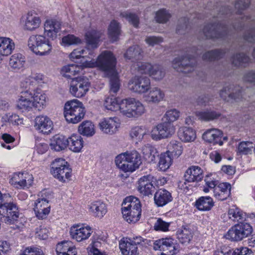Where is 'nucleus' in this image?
Listing matches in <instances>:
<instances>
[{
  "instance_id": "nucleus-18",
  "label": "nucleus",
  "mask_w": 255,
  "mask_h": 255,
  "mask_svg": "<svg viewBox=\"0 0 255 255\" xmlns=\"http://www.w3.org/2000/svg\"><path fill=\"white\" fill-rule=\"evenodd\" d=\"M32 182V176L28 173H15L9 180V183L17 189L28 188Z\"/></svg>"
},
{
  "instance_id": "nucleus-63",
  "label": "nucleus",
  "mask_w": 255,
  "mask_h": 255,
  "mask_svg": "<svg viewBox=\"0 0 255 255\" xmlns=\"http://www.w3.org/2000/svg\"><path fill=\"white\" fill-rule=\"evenodd\" d=\"M170 17V13L165 9H160L156 12L155 19L159 23L166 22Z\"/></svg>"
},
{
  "instance_id": "nucleus-7",
  "label": "nucleus",
  "mask_w": 255,
  "mask_h": 255,
  "mask_svg": "<svg viewBox=\"0 0 255 255\" xmlns=\"http://www.w3.org/2000/svg\"><path fill=\"white\" fill-rule=\"evenodd\" d=\"M145 112L143 104L134 99L130 98L122 101V114L128 118H137Z\"/></svg>"
},
{
  "instance_id": "nucleus-19",
  "label": "nucleus",
  "mask_w": 255,
  "mask_h": 255,
  "mask_svg": "<svg viewBox=\"0 0 255 255\" xmlns=\"http://www.w3.org/2000/svg\"><path fill=\"white\" fill-rule=\"evenodd\" d=\"M155 181V178L150 174L142 176L138 181V191L144 196L151 195L154 190L152 183Z\"/></svg>"
},
{
  "instance_id": "nucleus-15",
  "label": "nucleus",
  "mask_w": 255,
  "mask_h": 255,
  "mask_svg": "<svg viewBox=\"0 0 255 255\" xmlns=\"http://www.w3.org/2000/svg\"><path fill=\"white\" fill-rule=\"evenodd\" d=\"M128 88L133 92L143 94L147 92L150 88V79L144 76H135L128 82Z\"/></svg>"
},
{
  "instance_id": "nucleus-58",
  "label": "nucleus",
  "mask_w": 255,
  "mask_h": 255,
  "mask_svg": "<svg viewBox=\"0 0 255 255\" xmlns=\"http://www.w3.org/2000/svg\"><path fill=\"white\" fill-rule=\"evenodd\" d=\"M144 157L149 161H153L157 154L156 149L152 145H144L142 148Z\"/></svg>"
},
{
  "instance_id": "nucleus-47",
  "label": "nucleus",
  "mask_w": 255,
  "mask_h": 255,
  "mask_svg": "<svg viewBox=\"0 0 255 255\" xmlns=\"http://www.w3.org/2000/svg\"><path fill=\"white\" fill-rule=\"evenodd\" d=\"M232 64L236 67H245L250 61V58L244 53H239L232 58Z\"/></svg>"
},
{
  "instance_id": "nucleus-35",
  "label": "nucleus",
  "mask_w": 255,
  "mask_h": 255,
  "mask_svg": "<svg viewBox=\"0 0 255 255\" xmlns=\"http://www.w3.org/2000/svg\"><path fill=\"white\" fill-rule=\"evenodd\" d=\"M32 98L34 108L38 111L41 110L46 106V96L40 89H36V91L32 94Z\"/></svg>"
},
{
  "instance_id": "nucleus-56",
  "label": "nucleus",
  "mask_w": 255,
  "mask_h": 255,
  "mask_svg": "<svg viewBox=\"0 0 255 255\" xmlns=\"http://www.w3.org/2000/svg\"><path fill=\"white\" fill-rule=\"evenodd\" d=\"M34 82L33 79H31L29 76L26 77L21 82L20 87L23 89L21 92H27L32 94L37 89Z\"/></svg>"
},
{
  "instance_id": "nucleus-45",
  "label": "nucleus",
  "mask_w": 255,
  "mask_h": 255,
  "mask_svg": "<svg viewBox=\"0 0 255 255\" xmlns=\"http://www.w3.org/2000/svg\"><path fill=\"white\" fill-rule=\"evenodd\" d=\"M179 241L184 244L189 243L193 237V232L189 228L182 227L176 233Z\"/></svg>"
},
{
  "instance_id": "nucleus-6",
  "label": "nucleus",
  "mask_w": 255,
  "mask_h": 255,
  "mask_svg": "<svg viewBox=\"0 0 255 255\" xmlns=\"http://www.w3.org/2000/svg\"><path fill=\"white\" fill-rule=\"evenodd\" d=\"M71 171L69 164L63 158L55 159L51 163L52 174L61 182L68 181L71 176Z\"/></svg>"
},
{
  "instance_id": "nucleus-31",
  "label": "nucleus",
  "mask_w": 255,
  "mask_h": 255,
  "mask_svg": "<svg viewBox=\"0 0 255 255\" xmlns=\"http://www.w3.org/2000/svg\"><path fill=\"white\" fill-rule=\"evenodd\" d=\"M164 95L160 89L157 87L150 88L149 93L144 96V98L147 103L157 104L163 100Z\"/></svg>"
},
{
  "instance_id": "nucleus-50",
  "label": "nucleus",
  "mask_w": 255,
  "mask_h": 255,
  "mask_svg": "<svg viewBox=\"0 0 255 255\" xmlns=\"http://www.w3.org/2000/svg\"><path fill=\"white\" fill-rule=\"evenodd\" d=\"M173 158L168 152L160 154L158 162V168L160 170L165 171L168 169L172 164Z\"/></svg>"
},
{
  "instance_id": "nucleus-26",
  "label": "nucleus",
  "mask_w": 255,
  "mask_h": 255,
  "mask_svg": "<svg viewBox=\"0 0 255 255\" xmlns=\"http://www.w3.org/2000/svg\"><path fill=\"white\" fill-rule=\"evenodd\" d=\"M172 200L171 194L166 189H160L154 194V203L158 207H162L171 202Z\"/></svg>"
},
{
  "instance_id": "nucleus-24",
  "label": "nucleus",
  "mask_w": 255,
  "mask_h": 255,
  "mask_svg": "<svg viewBox=\"0 0 255 255\" xmlns=\"http://www.w3.org/2000/svg\"><path fill=\"white\" fill-rule=\"evenodd\" d=\"M92 233L90 227H82L79 225L73 226L70 231V235L72 238L78 242L87 240L91 236Z\"/></svg>"
},
{
  "instance_id": "nucleus-22",
  "label": "nucleus",
  "mask_w": 255,
  "mask_h": 255,
  "mask_svg": "<svg viewBox=\"0 0 255 255\" xmlns=\"http://www.w3.org/2000/svg\"><path fill=\"white\" fill-rule=\"evenodd\" d=\"M203 170L198 166H192L187 169L184 175L185 185V188H188L187 183L198 182L203 178Z\"/></svg>"
},
{
  "instance_id": "nucleus-4",
  "label": "nucleus",
  "mask_w": 255,
  "mask_h": 255,
  "mask_svg": "<svg viewBox=\"0 0 255 255\" xmlns=\"http://www.w3.org/2000/svg\"><path fill=\"white\" fill-rule=\"evenodd\" d=\"M101 36V33L95 30L87 32L85 37L87 42V48L86 49H76L70 54V58L72 59H78L82 57V63L86 61L85 57H87L86 54L88 52L89 55L95 56L94 52L90 50V48H97L99 45V39Z\"/></svg>"
},
{
  "instance_id": "nucleus-28",
  "label": "nucleus",
  "mask_w": 255,
  "mask_h": 255,
  "mask_svg": "<svg viewBox=\"0 0 255 255\" xmlns=\"http://www.w3.org/2000/svg\"><path fill=\"white\" fill-rule=\"evenodd\" d=\"M231 186L228 183H221L214 189V196L218 200L223 201L231 194Z\"/></svg>"
},
{
  "instance_id": "nucleus-10",
  "label": "nucleus",
  "mask_w": 255,
  "mask_h": 255,
  "mask_svg": "<svg viewBox=\"0 0 255 255\" xmlns=\"http://www.w3.org/2000/svg\"><path fill=\"white\" fill-rule=\"evenodd\" d=\"M90 83L89 80L84 77H78L73 78L70 83V92L77 97L84 96L89 91Z\"/></svg>"
},
{
  "instance_id": "nucleus-48",
  "label": "nucleus",
  "mask_w": 255,
  "mask_h": 255,
  "mask_svg": "<svg viewBox=\"0 0 255 255\" xmlns=\"http://www.w3.org/2000/svg\"><path fill=\"white\" fill-rule=\"evenodd\" d=\"M129 163L133 170L138 168L141 163V159L140 154L136 151L125 152Z\"/></svg>"
},
{
  "instance_id": "nucleus-61",
  "label": "nucleus",
  "mask_w": 255,
  "mask_h": 255,
  "mask_svg": "<svg viewBox=\"0 0 255 255\" xmlns=\"http://www.w3.org/2000/svg\"><path fill=\"white\" fill-rule=\"evenodd\" d=\"M81 42L80 38L72 34H68L62 39V44L64 46L78 44Z\"/></svg>"
},
{
  "instance_id": "nucleus-36",
  "label": "nucleus",
  "mask_w": 255,
  "mask_h": 255,
  "mask_svg": "<svg viewBox=\"0 0 255 255\" xmlns=\"http://www.w3.org/2000/svg\"><path fill=\"white\" fill-rule=\"evenodd\" d=\"M142 50L139 46L133 45L129 47L124 54V58L126 60H130L131 62H135L140 60L142 56Z\"/></svg>"
},
{
  "instance_id": "nucleus-44",
  "label": "nucleus",
  "mask_w": 255,
  "mask_h": 255,
  "mask_svg": "<svg viewBox=\"0 0 255 255\" xmlns=\"http://www.w3.org/2000/svg\"><path fill=\"white\" fill-rule=\"evenodd\" d=\"M183 147L181 143L176 140H171L167 145L168 152L173 158L178 157L182 153Z\"/></svg>"
},
{
  "instance_id": "nucleus-21",
  "label": "nucleus",
  "mask_w": 255,
  "mask_h": 255,
  "mask_svg": "<svg viewBox=\"0 0 255 255\" xmlns=\"http://www.w3.org/2000/svg\"><path fill=\"white\" fill-rule=\"evenodd\" d=\"M32 94L27 92H20L16 102V108L22 112L31 111L34 108Z\"/></svg>"
},
{
  "instance_id": "nucleus-29",
  "label": "nucleus",
  "mask_w": 255,
  "mask_h": 255,
  "mask_svg": "<svg viewBox=\"0 0 255 255\" xmlns=\"http://www.w3.org/2000/svg\"><path fill=\"white\" fill-rule=\"evenodd\" d=\"M89 209L94 216L99 218L103 217L107 212L106 204L100 200L92 202L89 205Z\"/></svg>"
},
{
  "instance_id": "nucleus-64",
  "label": "nucleus",
  "mask_w": 255,
  "mask_h": 255,
  "mask_svg": "<svg viewBox=\"0 0 255 255\" xmlns=\"http://www.w3.org/2000/svg\"><path fill=\"white\" fill-rule=\"evenodd\" d=\"M146 129L142 127H135L133 128L130 132V135L131 138H135L138 139L142 138L144 135L146 134Z\"/></svg>"
},
{
  "instance_id": "nucleus-54",
  "label": "nucleus",
  "mask_w": 255,
  "mask_h": 255,
  "mask_svg": "<svg viewBox=\"0 0 255 255\" xmlns=\"http://www.w3.org/2000/svg\"><path fill=\"white\" fill-rule=\"evenodd\" d=\"M226 51L225 50H215L206 52L203 55V59L207 61H214L222 58Z\"/></svg>"
},
{
  "instance_id": "nucleus-17",
  "label": "nucleus",
  "mask_w": 255,
  "mask_h": 255,
  "mask_svg": "<svg viewBox=\"0 0 255 255\" xmlns=\"http://www.w3.org/2000/svg\"><path fill=\"white\" fill-rule=\"evenodd\" d=\"M96 60H86L82 63L81 65L77 64H69L63 67L61 70V74L63 76L72 78L73 76L79 74L83 70V67H96L94 63Z\"/></svg>"
},
{
  "instance_id": "nucleus-60",
  "label": "nucleus",
  "mask_w": 255,
  "mask_h": 255,
  "mask_svg": "<svg viewBox=\"0 0 255 255\" xmlns=\"http://www.w3.org/2000/svg\"><path fill=\"white\" fill-rule=\"evenodd\" d=\"M120 15L127 19L134 27H137L139 23V18L135 13L128 11H124L121 13Z\"/></svg>"
},
{
  "instance_id": "nucleus-8",
  "label": "nucleus",
  "mask_w": 255,
  "mask_h": 255,
  "mask_svg": "<svg viewBox=\"0 0 255 255\" xmlns=\"http://www.w3.org/2000/svg\"><path fill=\"white\" fill-rule=\"evenodd\" d=\"M253 232V228L247 223H240L231 228L226 234V238L232 241L239 242L249 237Z\"/></svg>"
},
{
  "instance_id": "nucleus-49",
  "label": "nucleus",
  "mask_w": 255,
  "mask_h": 255,
  "mask_svg": "<svg viewBox=\"0 0 255 255\" xmlns=\"http://www.w3.org/2000/svg\"><path fill=\"white\" fill-rule=\"evenodd\" d=\"M104 105L105 108L108 110L115 112L120 111L122 113V101L119 103L116 98H106Z\"/></svg>"
},
{
  "instance_id": "nucleus-34",
  "label": "nucleus",
  "mask_w": 255,
  "mask_h": 255,
  "mask_svg": "<svg viewBox=\"0 0 255 255\" xmlns=\"http://www.w3.org/2000/svg\"><path fill=\"white\" fill-rule=\"evenodd\" d=\"M15 48L13 40L5 37H0V55L7 56L10 55Z\"/></svg>"
},
{
  "instance_id": "nucleus-14",
  "label": "nucleus",
  "mask_w": 255,
  "mask_h": 255,
  "mask_svg": "<svg viewBox=\"0 0 255 255\" xmlns=\"http://www.w3.org/2000/svg\"><path fill=\"white\" fill-rule=\"evenodd\" d=\"M196 62L193 56L177 57L173 60L172 66L178 71L188 73L194 70Z\"/></svg>"
},
{
  "instance_id": "nucleus-25",
  "label": "nucleus",
  "mask_w": 255,
  "mask_h": 255,
  "mask_svg": "<svg viewBox=\"0 0 255 255\" xmlns=\"http://www.w3.org/2000/svg\"><path fill=\"white\" fill-rule=\"evenodd\" d=\"M222 136L223 132L217 128H211L203 133L202 138L206 142L222 145L223 143L222 140Z\"/></svg>"
},
{
  "instance_id": "nucleus-2",
  "label": "nucleus",
  "mask_w": 255,
  "mask_h": 255,
  "mask_svg": "<svg viewBox=\"0 0 255 255\" xmlns=\"http://www.w3.org/2000/svg\"><path fill=\"white\" fill-rule=\"evenodd\" d=\"M123 217L128 223H135L139 220L141 208L138 198L133 196L126 198L122 204Z\"/></svg>"
},
{
  "instance_id": "nucleus-1",
  "label": "nucleus",
  "mask_w": 255,
  "mask_h": 255,
  "mask_svg": "<svg viewBox=\"0 0 255 255\" xmlns=\"http://www.w3.org/2000/svg\"><path fill=\"white\" fill-rule=\"evenodd\" d=\"M94 64L110 78V93L114 96L121 87L120 81L116 69L117 60L115 56L112 52L104 51L99 55Z\"/></svg>"
},
{
  "instance_id": "nucleus-37",
  "label": "nucleus",
  "mask_w": 255,
  "mask_h": 255,
  "mask_svg": "<svg viewBox=\"0 0 255 255\" xmlns=\"http://www.w3.org/2000/svg\"><path fill=\"white\" fill-rule=\"evenodd\" d=\"M178 136L184 142H192L196 138L195 131L191 128L181 127L178 131Z\"/></svg>"
},
{
  "instance_id": "nucleus-27",
  "label": "nucleus",
  "mask_w": 255,
  "mask_h": 255,
  "mask_svg": "<svg viewBox=\"0 0 255 255\" xmlns=\"http://www.w3.org/2000/svg\"><path fill=\"white\" fill-rule=\"evenodd\" d=\"M116 118H109L103 119L100 123L101 130L104 133L112 134L116 132L118 127Z\"/></svg>"
},
{
  "instance_id": "nucleus-20",
  "label": "nucleus",
  "mask_w": 255,
  "mask_h": 255,
  "mask_svg": "<svg viewBox=\"0 0 255 255\" xmlns=\"http://www.w3.org/2000/svg\"><path fill=\"white\" fill-rule=\"evenodd\" d=\"M35 128L39 132L49 134L53 129L52 121L46 116H37L34 120Z\"/></svg>"
},
{
  "instance_id": "nucleus-16",
  "label": "nucleus",
  "mask_w": 255,
  "mask_h": 255,
  "mask_svg": "<svg viewBox=\"0 0 255 255\" xmlns=\"http://www.w3.org/2000/svg\"><path fill=\"white\" fill-rule=\"evenodd\" d=\"M153 249L162 252L161 255H173L177 250L174 240L171 238L155 241L153 244Z\"/></svg>"
},
{
  "instance_id": "nucleus-62",
  "label": "nucleus",
  "mask_w": 255,
  "mask_h": 255,
  "mask_svg": "<svg viewBox=\"0 0 255 255\" xmlns=\"http://www.w3.org/2000/svg\"><path fill=\"white\" fill-rule=\"evenodd\" d=\"M134 66L139 72L149 75L153 65L147 62H137Z\"/></svg>"
},
{
  "instance_id": "nucleus-33",
  "label": "nucleus",
  "mask_w": 255,
  "mask_h": 255,
  "mask_svg": "<svg viewBox=\"0 0 255 255\" xmlns=\"http://www.w3.org/2000/svg\"><path fill=\"white\" fill-rule=\"evenodd\" d=\"M68 144V138L62 135L57 134L51 139L50 146L51 148L56 151L65 149Z\"/></svg>"
},
{
  "instance_id": "nucleus-59",
  "label": "nucleus",
  "mask_w": 255,
  "mask_h": 255,
  "mask_svg": "<svg viewBox=\"0 0 255 255\" xmlns=\"http://www.w3.org/2000/svg\"><path fill=\"white\" fill-rule=\"evenodd\" d=\"M180 117V112L176 109H173L168 110L163 116L165 121L172 123L178 120Z\"/></svg>"
},
{
  "instance_id": "nucleus-46",
  "label": "nucleus",
  "mask_w": 255,
  "mask_h": 255,
  "mask_svg": "<svg viewBox=\"0 0 255 255\" xmlns=\"http://www.w3.org/2000/svg\"><path fill=\"white\" fill-rule=\"evenodd\" d=\"M78 131L83 135L92 136L95 133L94 125L91 121H84L79 126Z\"/></svg>"
},
{
  "instance_id": "nucleus-43",
  "label": "nucleus",
  "mask_w": 255,
  "mask_h": 255,
  "mask_svg": "<svg viewBox=\"0 0 255 255\" xmlns=\"http://www.w3.org/2000/svg\"><path fill=\"white\" fill-rule=\"evenodd\" d=\"M25 63V57L20 53L12 55L10 57L9 62V66L14 70H19L23 68Z\"/></svg>"
},
{
  "instance_id": "nucleus-40",
  "label": "nucleus",
  "mask_w": 255,
  "mask_h": 255,
  "mask_svg": "<svg viewBox=\"0 0 255 255\" xmlns=\"http://www.w3.org/2000/svg\"><path fill=\"white\" fill-rule=\"evenodd\" d=\"M56 252L57 255H63L68 253L77 254L76 249L72 245V242L68 241L58 243L56 246Z\"/></svg>"
},
{
  "instance_id": "nucleus-5",
  "label": "nucleus",
  "mask_w": 255,
  "mask_h": 255,
  "mask_svg": "<svg viewBox=\"0 0 255 255\" xmlns=\"http://www.w3.org/2000/svg\"><path fill=\"white\" fill-rule=\"evenodd\" d=\"M29 48L37 55H45L51 51L52 45L51 42L42 35H32L28 40Z\"/></svg>"
},
{
  "instance_id": "nucleus-53",
  "label": "nucleus",
  "mask_w": 255,
  "mask_h": 255,
  "mask_svg": "<svg viewBox=\"0 0 255 255\" xmlns=\"http://www.w3.org/2000/svg\"><path fill=\"white\" fill-rule=\"evenodd\" d=\"M196 115L200 120L209 121L218 118L221 116V114L215 111L207 110L196 112Z\"/></svg>"
},
{
  "instance_id": "nucleus-41",
  "label": "nucleus",
  "mask_w": 255,
  "mask_h": 255,
  "mask_svg": "<svg viewBox=\"0 0 255 255\" xmlns=\"http://www.w3.org/2000/svg\"><path fill=\"white\" fill-rule=\"evenodd\" d=\"M119 248L123 255H137L138 248L133 245L128 240H121L119 243Z\"/></svg>"
},
{
  "instance_id": "nucleus-3",
  "label": "nucleus",
  "mask_w": 255,
  "mask_h": 255,
  "mask_svg": "<svg viewBox=\"0 0 255 255\" xmlns=\"http://www.w3.org/2000/svg\"><path fill=\"white\" fill-rule=\"evenodd\" d=\"M85 113L83 104L77 99L68 101L65 104L64 114L68 123H79L84 118Z\"/></svg>"
},
{
  "instance_id": "nucleus-52",
  "label": "nucleus",
  "mask_w": 255,
  "mask_h": 255,
  "mask_svg": "<svg viewBox=\"0 0 255 255\" xmlns=\"http://www.w3.org/2000/svg\"><path fill=\"white\" fill-rule=\"evenodd\" d=\"M254 144L249 141L240 142L237 147V153L240 155H248L252 153L254 149Z\"/></svg>"
},
{
  "instance_id": "nucleus-12",
  "label": "nucleus",
  "mask_w": 255,
  "mask_h": 255,
  "mask_svg": "<svg viewBox=\"0 0 255 255\" xmlns=\"http://www.w3.org/2000/svg\"><path fill=\"white\" fill-rule=\"evenodd\" d=\"M175 132V128L170 122H164L154 127L151 131V137L153 139L159 140L168 138Z\"/></svg>"
},
{
  "instance_id": "nucleus-23",
  "label": "nucleus",
  "mask_w": 255,
  "mask_h": 255,
  "mask_svg": "<svg viewBox=\"0 0 255 255\" xmlns=\"http://www.w3.org/2000/svg\"><path fill=\"white\" fill-rule=\"evenodd\" d=\"M33 209L39 219L45 218L50 212L48 201L44 197L38 198L35 202Z\"/></svg>"
},
{
  "instance_id": "nucleus-32",
  "label": "nucleus",
  "mask_w": 255,
  "mask_h": 255,
  "mask_svg": "<svg viewBox=\"0 0 255 255\" xmlns=\"http://www.w3.org/2000/svg\"><path fill=\"white\" fill-rule=\"evenodd\" d=\"M40 23V19L36 13L32 11L28 12L25 18L24 28L25 30L32 31L37 28Z\"/></svg>"
},
{
  "instance_id": "nucleus-9",
  "label": "nucleus",
  "mask_w": 255,
  "mask_h": 255,
  "mask_svg": "<svg viewBox=\"0 0 255 255\" xmlns=\"http://www.w3.org/2000/svg\"><path fill=\"white\" fill-rule=\"evenodd\" d=\"M19 217L18 207L13 202H5L0 205V220L7 224H12Z\"/></svg>"
},
{
  "instance_id": "nucleus-42",
  "label": "nucleus",
  "mask_w": 255,
  "mask_h": 255,
  "mask_svg": "<svg viewBox=\"0 0 255 255\" xmlns=\"http://www.w3.org/2000/svg\"><path fill=\"white\" fill-rule=\"evenodd\" d=\"M214 205L213 199L209 196L201 197L195 202L196 207L199 210L203 211L210 210Z\"/></svg>"
},
{
  "instance_id": "nucleus-39",
  "label": "nucleus",
  "mask_w": 255,
  "mask_h": 255,
  "mask_svg": "<svg viewBox=\"0 0 255 255\" xmlns=\"http://www.w3.org/2000/svg\"><path fill=\"white\" fill-rule=\"evenodd\" d=\"M69 149L75 152H79L83 147L84 141L82 137L77 134H72L68 138Z\"/></svg>"
},
{
  "instance_id": "nucleus-55",
  "label": "nucleus",
  "mask_w": 255,
  "mask_h": 255,
  "mask_svg": "<svg viewBox=\"0 0 255 255\" xmlns=\"http://www.w3.org/2000/svg\"><path fill=\"white\" fill-rule=\"evenodd\" d=\"M229 218L233 221H239L245 218L246 214L235 206H232L228 211Z\"/></svg>"
},
{
  "instance_id": "nucleus-57",
  "label": "nucleus",
  "mask_w": 255,
  "mask_h": 255,
  "mask_svg": "<svg viewBox=\"0 0 255 255\" xmlns=\"http://www.w3.org/2000/svg\"><path fill=\"white\" fill-rule=\"evenodd\" d=\"M165 71L160 65H153L149 75L155 80H160L165 76Z\"/></svg>"
},
{
  "instance_id": "nucleus-13",
  "label": "nucleus",
  "mask_w": 255,
  "mask_h": 255,
  "mask_svg": "<svg viewBox=\"0 0 255 255\" xmlns=\"http://www.w3.org/2000/svg\"><path fill=\"white\" fill-rule=\"evenodd\" d=\"M228 31V27L223 23L215 22L212 25H208L204 27L203 33L207 38H223Z\"/></svg>"
},
{
  "instance_id": "nucleus-51",
  "label": "nucleus",
  "mask_w": 255,
  "mask_h": 255,
  "mask_svg": "<svg viewBox=\"0 0 255 255\" xmlns=\"http://www.w3.org/2000/svg\"><path fill=\"white\" fill-rule=\"evenodd\" d=\"M121 33V27L120 24L115 20H113L111 22V23L108 28V33L109 37L113 41H117L118 39L119 36Z\"/></svg>"
},
{
  "instance_id": "nucleus-38",
  "label": "nucleus",
  "mask_w": 255,
  "mask_h": 255,
  "mask_svg": "<svg viewBox=\"0 0 255 255\" xmlns=\"http://www.w3.org/2000/svg\"><path fill=\"white\" fill-rule=\"evenodd\" d=\"M115 161L118 168L123 171L125 172L134 171L125 152L118 155L116 157Z\"/></svg>"
},
{
  "instance_id": "nucleus-30",
  "label": "nucleus",
  "mask_w": 255,
  "mask_h": 255,
  "mask_svg": "<svg viewBox=\"0 0 255 255\" xmlns=\"http://www.w3.org/2000/svg\"><path fill=\"white\" fill-rule=\"evenodd\" d=\"M61 22L56 20H47L44 24V32L49 37L53 39L57 36L61 28Z\"/></svg>"
},
{
  "instance_id": "nucleus-11",
  "label": "nucleus",
  "mask_w": 255,
  "mask_h": 255,
  "mask_svg": "<svg viewBox=\"0 0 255 255\" xmlns=\"http://www.w3.org/2000/svg\"><path fill=\"white\" fill-rule=\"evenodd\" d=\"M220 97L227 102L240 100L243 95L242 88L231 84H226L219 93Z\"/></svg>"
}]
</instances>
